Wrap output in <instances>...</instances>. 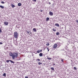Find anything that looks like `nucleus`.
Returning a JSON list of instances; mask_svg holds the SVG:
<instances>
[{"mask_svg":"<svg viewBox=\"0 0 78 78\" xmlns=\"http://www.w3.org/2000/svg\"><path fill=\"white\" fill-rule=\"evenodd\" d=\"M14 37L16 39H18V33L17 32H15L14 33Z\"/></svg>","mask_w":78,"mask_h":78,"instance_id":"2","label":"nucleus"},{"mask_svg":"<svg viewBox=\"0 0 78 78\" xmlns=\"http://www.w3.org/2000/svg\"><path fill=\"white\" fill-rule=\"evenodd\" d=\"M53 31H56V29H55V28H53L52 29Z\"/></svg>","mask_w":78,"mask_h":78,"instance_id":"15","label":"nucleus"},{"mask_svg":"<svg viewBox=\"0 0 78 78\" xmlns=\"http://www.w3.org/2000/svg\"><path fill=\"white\" fill-rule=\"evenodd\" d=\"M47 49L48 50V51H49V49L48 48H47Z\"/></svg>","mask_w":78,"mask_h":78,"instance_id":"30","label":"nucleus"},{"mask_svg":"<svg viewBox=\"0 0 78 78\" xmlns=\"http://www.w3.org/2000/svg\"><path fill=\"white\" fill-rule=\"evenodd\" d=\"M9 23H8V22H4V23L5 25H8Z\"/></svg>","mask_w":78,"mask_h":78,"instance_id":"6","label":"nucleus"},{"mask_svg":"<svg viewBox=\"0 0 78 78\" xmlns=\"http://www.w3.org/2000/svg\"><path fill=\"white\" fill-rule=\"evenodd\" d=\"M42 64V63L41 62H38V65H41Z\"/></svg>","mask_w":78,"mask_h":78,"instance_id":"12","label":"nucleus"},{"mask_svg":"<svg viewBox=\"0 0 78 78\" xmlns=\"http://www.w3.org/2000/svg\"><path fill=\"white\" fill-rule=\"evenodd\" d=\"M49 5H51V3H50V2H49Z\"/></svg>","mask_w":78,"mask_h":78,"instance_id":"33","label":"nucleus"},{"mask_svg":"<svg viewBox=\"0 0 78 78\" xmlns=\"http://www.w3.org/2000/svg\"><path fill=\"white\" fill-rule=\"evenodd\" d=\"M42 51V50H40V52H41V51Z\"/></svg>","mask_w":78,"mask_h":78,"instance_id":"37","label":"nucleus"},{"mask_svg":"<svg viewBox=\"0 0 78 78\" xmlns=\"http://www.w3.org/2000/svg\"><path fill=\"white\" fill-rule=\"evenodd\" d=\"M58 47V45L56 44H55L53 46V47L54 48H56Z\"/></svg>","mask_w":78,"mask_h":78,"instance_id":"3","label":"nucleus"},{"mask_svg":"<svg viewBox=\"0 0 78 78\" xmlns=\"http://www.w3.org/2000/svg\"><path fill=\"white\" fill-rule=\"evenodd\" d=\"M53 13L52 12H51V11L49 12V15L50 16H53Z\"/></svg>","mask_w":78,"mask_h":78,"instance_id":"4","label":"nucleus"},{"mask_svg":"<svg viewBox=\"0 0 78 78\" xmlns=\"http://www.w3.org/2000/svg\"><path fill=\"white\" fill-rule=\"evenodd\" d=\"M55 25L56 27H59V25L58 23H56L55 24Z\"/></svg>","mask_w":78,"mask_h":78,"instance_id":"8","label":"nucleus"},{"mask_svg":"<svg viewBox=\"0 0 78 78\" xmlns=\"http://www.w3.org/2000/svg\"><path fill=\"white\" fill-rule=\"evenodd\" d=\"M37 60L38 61H41V60L39 59H37Z\"/></svg>","mask_w":78,"mask_h":78,"instance_id":"26","label":"nucleus"},{"mask_svg":"<svg viewBox=\"0 0 78 78\" xmlns=\"http://www.w3.org/2000/svg\"><path fill=\"white\" fill-rule=\"evenodd\" d=\"M74 70H76V69H77L76 68V67H74Z\"/></svg>","mask_w":78,"mask_h":78,"instance_id":"27","label":"nucleus"},{"mask_svg":"<svg viewBox=\"0 0 78 78\" xmlns=\"http://www.w3.org/2000/svg\"><path fill=\"white\" fill-rule=\"evenodd\" d=\"M0 8H2V9H3V8H4V6L2 5H0Z\"/></svg>","mask_w":78,"mask_h":78,"instance_id":"13","label":"nucleus"},{"mask_svg":"<svg viewBox=\"0 0 78 78\" xmlns=\"http://www.w3.org/2000/svg\"><path fill=\"white\" fill-rule=\"evenodd\" d=\"M10 60H6V62H9V61H10Z\"/></svg>","mask_w":78,"mask_h":78,"instance_id":"22","label":"nucleus"},{"mask_svg":"<svg viewBox=\"0 0 78 78\" xmlns=\"http://www.w3.org/2000/svg\"><path fill=\"white\" fill-rule=\"evenodd\" d=\"M50 19L49 18V17H47L46 18V21H47L48 20H49Z\"/></svg>","mask_w":78,"mask_h":78,"instance_id":"16","label":"nucleus"},{"mask_svg":"<svg viewBox=\"0 0 78 78\" xmlns=\"http://www.w3.org/2000/svg\"><path fill=\"white\" fill-rule=\"evenodd\" d=\"M47 59H48L51 60V58H49L48 57H47Z\"/></svg>","mask_w":78,"mask_h":78,"instance_id":"18","label":"nucleus"},{"mask_svg":"<svg viewBox=\"0 0 78 78\" xmlns=\"http://www.w3.org/2000/svg\"><path fill=\"white\" fill-rule=\"evenodd\" d=\"M61 61L62 62H64V60H63V59L62 58L61 59Z\"/></svg>","mask_w":78,"mask_h":78,"instance_id":"25","label":"nucleus"},{"mask_svg":"<svg viewBox=\"0 0 78 78\" xmlns=\"http://www.w3.org/2000/svg\"><path fill=\"white\" fill-rule=\"evenodd\" d=\"M2 44H3V43L2 42H0V45H2Z\"/></svg>","mask_w":78,"mask_h":78,"instance_id":"31","label":"nucleus"},{"mask_svg":"<svg viewBox=\"0 0 78 78\" xmlns=\"http://www.w3.org/2000/svg\"><path fill=\"white\" fill-rule=\"evenodd\" d=\"M46 45L47 46H48L50 45V44H49V43H48V44H47Z\"/></svg>","mask_w":78,"mask_h":78,"instance_id":"24","label":"nucleus"},{"mask_svg":"<svg viewBox=\"0 0 78 78\" xmlns=\"http://www.w3.org/2000/svg\"><path fill=\"white\" fill-rule=\"evenodd\" d=\"M43 55V54H42V53H40L39 54V56H40L41 57V56H42V55Z\"/></svg>","mask_w":78,"mask_h":78,"instance_id":"9","label":"nucleus"},{"mask_svg":"<svg viewBox=\"0 0 78 78\" xmlns=\"http://www.w3.org/2000/svg\"><path fill=\"white\" fill-rule=\"evenodd\" d=\"M25 78H28V77L26 76V77H25Z\"/></svg>","mask_w":78,"mask_h":78,"instance_id":"34","label":"nucleus"},{"mask_svg":"<svg viewBox=\"0 0 78 78\" xmlns=\"http://www.w3.org/2000/svg\"><path fill=\"white\" fill-rule=\"evenodd\" d=\"M53 66H55V64H53Z\"/></svg>","mask_w":78,"mask_h":78,"instance_id":"38","label":"nucleus"},{"mask_svg":"<svg viewBox=\"0 0 78 78\" xmlns=\"http://www.w3.org/2000/svg\"><path fill=\"white\" fill-rule=\"evenodd\" d=\"M1 3H2V4H4V3H5V2H4L2 1V2H1Z\"/></svg>","mask_w":78,"mask_h":78,"instance_id":"28","label":"nucleus"},{"mask_svg":"<svg viewBox=\"0 0 78 78\" xmlns=\"http://www.w3.org/2000/svg\"><path fill=\"white\" fill-rule=\"evenodd\" d=\"M27 33H28V34L29 35H31V34H32V33L31 32H29L28 31H27Z\"/></svg>","mask_w":78,"mask_h":78,"instance_id":"5","label":"nucleus"},{"mask_svg":"<svg viewBox=\"0 0 78 78\" xmlns=\"http://www.w3.org/2000/svg\"><path fill=\"white\" fill-rule=\"evenodd\" d=\"M2 29H1V28H0V33H2Z\"/></svg>","mask_w":78,"mask_h":78,"instance_id":"29","label":"nucleus"},{"mask_svg":"<svg viewBox=\"0 0 78 78\" xmlns=\"http://www.w3.org/2000/svg\"><path fill=\"white\" fill-rule=\"evenodd\" d=\"M18 56V53L16 52H14L13 54L12 58L13 59H14L15 58H17Z\"/></svg>","mask_w":78,"mask_h":78,"instance_id":"1","label":"nucleus"},{"mask_svg":"<svg viewBox=\"0 0 78 78\" xmlns=\"http://www.w3.org/2000/svg\"><path fill=\"white\" fill-rule=\"evenodd\" d=\"M3 76H6V73H4L3 74Z\"/></svg>","mask_w":78,"mask_h":78,"instance_id":"20","label":"nucleus"},{"mask_svg":"<svg viewBox=\"0 0 78 78\" xmlns=\"http://www.w3.org/2000/svg\"><path fill=\"white\" fill-rule=\"evenodd\" d=\"M18 5L19 6H20L21 5V3H19L18 4Z\"/></svg>","mask_w":78,"mask_h":78,"instance_id":"11","label":"nucleus"},{"mask_svg":"<svg viewBox=\"0 0 78 78\" xmlns=\"http://www.w3.org/2000/svg\"><path fill=\"white\" fill-rule=\"evenodd\" d=\"M37 53H40V52H41V51H40V50H38L37 51Z\"/></svg>","mask_w":78,"mask_h":78,"instance_id":"17","label":"nucleus"},{"mask_svg":"<svg viewBox=\"0 0 78 78\" xmlns=\"http://www.w3.org/2000/svg\"><path fill=\"white\" fill-rule=\"evenodd\" d=\"M33 30L34 31H35V32H36V31H37L36 29L35 28L33 29Z\"/></svg>","mask_w":78,"mask_h":78,"instance_id":"10","label":"nucleus"},{"mask_svg":"<svg viewBox=\"0 0 78 78\" xmlns=\"http://www.w3.org/2000/svg\"><path fill=\"white\" fill-rule=\"evenodd\" d=\"M51 70H54V68H53V67L51 68Z\"/></svg>","mask_w":78,"mask_h":78,"instance_id":"21","label":"nucleus"},{"mask_svg":"<svg viewBox=\"0 0 78 78\" xmlns=\"http://www.w3.org/2000/svg\"><path fill=\"white\" fill-rule=\"evenodd\" d=\"M56 35H59V32H57L56 34Z\"/></svg>","mask_w":78,"mask_h":78,"instance_id":"23","label":"nucleus"},{"mask_svg":"<svg viewBox=\"0 0 78 78\" xmlns=\"http://www.w3.org/2000/svg\"><path fill=\"white\" fill-rule=\"evenodd\" d=\"M33 0V1H34V2H36V0Z\"/></svg>","mask_w":78,"mask_h":78,"instance_id":"32","label":"nucleus"},{"mask_svg":"<svg viewBox=\"0 0 78 78\" xmlns=\"http://www.w3.org/2000/svg\"><path fill=\"white\" fill-rule=\"evenodd\" d=\"M76 22H77V23H78V20H76Z\"/></svg>","mask_w":78,"mask_h":78,"instance_id":"35","label":"nucleus"},{"mask_svg":"<svg viewBox=\"0 0 78 78\" xmlns=\"http://www.w3.org/2000/svg\"><path fill=\"white\" fill-rule=\"evenodd\" d=\"M41 12H42V11H42V10H41V11H40Z\"/></svg>","mask_w":78,"mask_h":78,"instance_id":"36","label":"nucleus"},{"mask_svg":"<svg viewBox=\"0 0 78 78\" xmlns=\"http://www.w3.org/2000/svg\"><path fill=\"white\" fill-rule=\"evenodd\" d=\"M11 6L12 8H14V7H15V5H13L12 4L11 5Z\"/></svg>","mask_w":78,"mask_h":78,"instance_id":"14","label":"nucleus"},{"mask_svg":"<svg viewBox=\"0 0 78 78\" xmlns=\"http://www.w3.org/2000/svg\"><path fill=\"white\" fill-rule=\"evenodd\" d=\"M10 61L11 62H12V63H13V64H14V61H13L12 60H10Z\"/></svg>","mask_w":78,"mask_h":78,"instance_id":"19","label":"nucleus"},{"mask_svg":"<svg viewBox=\"0 0 78 78\" xmlns=\"http://www.w3.org/2000/svg\"><path fill=\"white\" fill-rule=\"evenodd\" d=\"M9 55L10 56H12H12L13 55V54H12V52H10Z\"/></svg>","mask_w":78,"mask_h":78,"instance_id":"7","label":"nucleus"}]
</instances>
